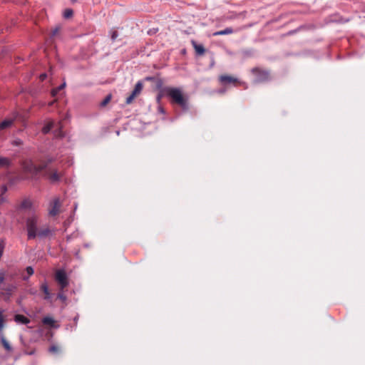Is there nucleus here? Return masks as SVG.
I'll use <instances>...</instances> for the list:
<instances>
[{"mask_svg":"<svg viewBox=\"0 0 365 365\" xmlns=\"http://www.w3.org/2000/svg\"><path fill=\"white\" fill-rule=\"evenodd\" d=\"M162 92L164 96L171 99L173 103L180 106L183 110L189 109L187 98L184 96L180 88L165 87Z\"/></svg>","mask_w":365,"mask_h":365,"instance_id":"f257e3e1","label":"nucleus"},{"mask_svg":"<svg viewBox=\"0 0 365 365\" xmlns=\"http://www.w3.org/2000/svg\"><path fill=\"white\" fill-rule=\"evenodd\" d=\"M53 161L51 157L48 158L46 160L41 161L38 165H35L32 160H29L23 163L22 167L24 170L33 175H37L43 172Z\"/></svg>","mask_w":365,"mask_h":365,"instance_id":"f03ea898","label":"nucleus"},{"mask_svg":"<svg viewBox=\"0 0 365 365\" xmlns=\"http://www.w3.org/2000/svg\"><path fill=\"white\" fill-rule=\"evenodd\" d=\"M26 230L29 240L35 239L37 237L38 217L36 215L29 217L26 220Z\"/></svg>","mask_w":365,"mask_h":365,"instance_id":"7ed1b4c3","label":"nucleus"},{"mask_svg":"<svg viewBox=\"0 0 365 365\" xmlns=\"http://www.w3.org/2000/svg\"><path fill=\"white\" fill-rule=\"evenodd\" d=\"M43 171L44 177L46 178L51 183L60 182L63 176L62 173H59L56 169L49 168L48 165Z\"/></svg>","mask_w":365,"mask_h":365,"instance_id":"20e7f679","label":"nucleus"},{"mask_svg":"<svg viewBox=\"0 0 365 365\" xmlns=\"http://www.w3.org/2000/svg\"><path fill=\"white\" fill-rule=\"evenodd\" d=\"M55 278L58 283L60 284L61 289H63L68 285V280L67 278L66 273L64 270H58L56 272Z\"/></svg>","mask_w":365,"mask_h":365,"instance_id":"39448f33","label":"nucleus"},{"mask_svg":"<svg viewBox=\"0 0 365 365\" xmlns=\"http://www.w3.org/2000/svg\"><path fill=\"white\" fill-rule=\"evenodd\" d=\"M61 206L59 197H54L49 202L48 214L51 216H56Z\"/></svg>","mask_w":365,"mask_h":365,"instance_id":"423d86ee","label":"nucleus"},{"mask_svg":"<svg viewBox=\"0 0 365 365\" xmlns=\"http://www.w3.org/2000/svg\"><path fill=\"white\" fill-rule=\"evenodd\" d=\"M256 79L255 81L257 83L264 82L269 80V74L266 71H256Z\"/></svg>","mask_w":365,"mask_h":365,"instance_id":"0eeeda50","label":"nucleus"},{"mask_svg":"<svg viewBox=\"0 0 365 365\" xmlns=\"http://www.w3.org/2000/svg\"><path fill=\"white\" fill-rule=\"evenodd\" d=\"M16 289V286L12 284H9L6 286H4L3 288L0 289L4 291V294L6 297L7 299H9L12 295V292Z\"/></svg>","mask_w":365,"mask_h":365,"instance_id":"6e6552de","label":"nucleus"},{"mask_svg":"<svg viewBox=\"0 0 365 365\" xmlns=\"http://www.w3.org/2000/svg\"><path fill=\"white\" fill-rule=\"evenodd\" d=\"M53 234V231L48 227H42L37 232V237L39 238H45L49 236H52Z\"/></svg>","mask_w":365,"mask_h":365,"instance_id":"1a4fd4ad","label":"nucleus"},{"mask_svg":"<svg viewBox=\"0 0 365 365\" xmlns=\"http://www.w3.org/2000/svg\"><path fill=\"white\" fill-rule=\"evenodd\" d=\"M220 81L223 84H229V83H237L238 81L236 78L230 76H220Z\"/></svg>","mask_w":365,"mask_h":365,"instance_id":"9d476101","label":"nucleus"},{"mask_svg":"<svg viewBox=\"0 0 365 365\" xmlns=\"http://www.w3.org/2000/svg\"><path fill=\"white\" fill-rule=\"evenodd\" d=\"M15 119H16V116L4 120L0 123V129L4 130V129H6V128L11 127L12 125V124L14 123Z\"/></svg>","mask_w":365,"mask_h":365,"instance_id":"9b49d317","label":"nucleus"},{"mask_svg":"<svg viewBox=\"0 0 365 365\" xmlns=\"http://www.w3.org/2000/svg\"><path fill=\"white\" fill-rule=\"evenodd\" d=\"M11 165V160L6 157L0 156V169L9 168Z\"/></svg>","mask_w":365,"mask_h":365,"instance_id":"f8f14e48","label":"nucleus"},{"mask_svg":"<svg viewBox=\"0 0 365 365\" xmlns=\"http://www.w3.org/2000/svg\"><path fill=\"white\" fill-rule=\"evenodd\" d=\"M14 321L18 324H28L30 322L29 319L21 314H16Z\"/></svg>","mask_w":365,"mask_h":365,"instance_id":"ddd939ff","label":"nucleus"},{"mask_svg":"<svg viewBox=\"0 0 365 365\" xmlns=\"http://www.w3.org/2000/svg\"><path fill=\"white\" fill-rule=\"evenodd\" d=\"M192 44L195 50V52L197 55L201 56L204 54L205 50L202 44H198L195 41H192Z\"/></svg>","mask_w":365,"mask_h":365,"instance_id":"4468645a","label":"nucleus"},{"mask_svg":"<svg viewBox=\"0 0 365 365\" xmlns=\"http://www.w3.org/2000/svg\"><path fill=\"white\" fill-rule=\"evenodd\" d=\"M55 126L54 121L49 120L46 124L42 128V133L43 134L48 133Z\"/></svg>","mask_w":365,"mask_h":365,"instance_id":"2eb2a0df","label":"nucleus"},{"mask_svg":"<svg viewBox=\"0 0 365 365\" xmlns=\"http://www.w3.org/2000/svg\"><path fill=\"white\" fill-rule=\"evenodd\" d=\"M234 32L233 29L230 27H227L223 30L216 31L213 34V36H222L231 34Z\"/></svg>","mask_w":365,"mask_h":365,"instance_id":"dca6fc26","label":"nucleus"},{"mask_svg":"<svg viewBox=\"0 0 365 365\" xmlns=\"http://www.w3.org/2000/svg\"><path fill=\"white\" fill-rule=\"evenodd\" d=\"M41 289L43 292V293L45 294V297L44 299H49L51 298V294H50V292L48 290V287L46 284V282H44L41 285Z\"/></svg>","mask_w":365,"mask_h":365,"instance_id":"f3484780","label":"nucleus"},{"mask_svg":"<svg viewBox=\"0 0 365 365\" xmlns=\"http://www.w3.org/2000/svg\"><path fill=\"white\" fill-rule=\"evenodd\" d=\"M1 342L3 345V346L4 347V349L7 351H11L12 350V347L11 346V345L9 344L8 341L6 339V338L4 337L3 334H1Z\"/></svg>","mask_w":365,"mask_h":365,"instance_id":"a211bd4d","label":"nucleus"},{"mask_svg":"<svg viewBox=\"0 0 365 365\" xmlns=\"http://www.w3.org/2000/svg\"><path fill=\"white\" fill-rule=\"evenodd\" d=\"M142 89H143V84L141 82L139 81L135 84V86L132 93L136 96L138 94H139L141 92Z\"/></svg>","mask_w":365,"mask_h":365,"instance_id":"6ab92c4d","label":"nucleus"},{"mask_svg":"<svg viewBox=\"0 0 365 365\" xmlns=\"http://www.w3.org/2000/svg\"><path fill=\"white\" fill-rule=\"evenodd\" d=\"M66 87V82L64 81L62 84L51 91V95L55 96L61 90Z\"/></svg>","mask_w":365,"mask_h":365,"instance_id":"aec40b11","label":"nucleus"},{"mask_svg":"<svg viewBox=\"0 0 365 365\" xmlns=\"http://www.w3.org/2000/svg\"><path fill=\"white\" fill-rule=\"evenodd\" d=\"M18 275V271L14 270L8 274H6V278L9 280H14Z\"/></svg>","mask_w":365,"mask_h":365,"instance_id":"412c9836","label":"nucleus"},{"mask_svg":"<svg viewBox=\"0 0 365 365\" xmlns=\"http://www.w3.org/2000/svg\"><path fill=\"white\" fill-rule=\"evenodd\" d=\"M42 322L44 324H47V325H50V326H53L54 324L53 319L50 317H43Z\"/></svg>","mask_w":365,"mask_h":365,"instance_id":"4be33fe9","label":"nucleus"},{"mask_svg":"<svg viewBox=\"0 0 365 365\" xmlns=\"http://www.w3.org/2000/svg\"><path fill=\"white\" fill-rule=\"evenodd\" d=\"M6 278V272L4 270H0V289L3 288V287L5 285L4 284V282Z\"/></svg>","mask_w":365,"mask_h":365,"instance_id":"5701e85b","label":"nucleus"},{"mask_svg":"<svg viewBox=\"0 0 365 365\" xmlns=\"http://www.w3.org/2000/svg\"><path fill=\"white\" fill-rule=\"evenodd\" d=\"M54 135L56 138H62L63 136V131L61 130V127L59 126L57 129L54 130Z\"/></svg>","mask_w":365,"mask_h":365,"instance_id":"b1692460","label":"nucleus"},{"mask_svg":"<svg viewBox=\"0 0 365 365\" xmlns=\"http://www.w3.org/2000/svg\"><path fill=\"white\" fill-rule=\"evenodd\" d=\"M21 207L22 208H29L31 207V203L29 200H24L21 202Z\"/></svg>","mask_w":365,"mask_h":365,"instance_id":"393cba45","label":"nucleus"},{"mask_svg":"<svg viewBox=\"0 0 365 365\" xmlns=\"http://www.w3.org/2000/svg\"><path fill=\"white\" fill-rule=\"evenodd\" d=\"M118 37V33L117 31H110V38L113 41H115Z\"/></svg>","mask_w":365,"mask_h":365,"instance_id":"a878e982","label":"nucleus"},{"mask_svg":"<svg viewBox=\"0 0 365 365\" xmlns=\"http://www.w3.org/2000/svg\"><path fill=\"white\" fill-rule=\"evenodd\" d=\"M49 351L53 354H57L59 351V348L56 345H53L49 348Z\"/></svg>","mask_w":365,"mask_h":365,"instance_id":"bb28decb","label":"nucleus"},{"mask_svg":"<svg viewBox=\"0 0 365 365\" xmlns=\"http://www.w3.org/2000/svg\"><path fill=\"white\" fill-rule=\"evenodd\" d=\"M110 98H111V96L110 95L107 96L105 98V99L101 103V106H105L110 101Z\"/></svg>","mask_w":365,"mask_h":365,"instance_id":"cd10ccee","label":"nucleus"},{"mask_svg":"<svg viewBox=\"0 0 365 365\" xmlns=\"http://www.w3.org/2000/svg\"><path fill=\"white\" fill-rule=\"evenodd\" d=\"M135 97V96L133 95V93H131L128 97L126 98V100H125L126 104L131 103Z\"/></svg>","mask_w":365,"mask_h":365,"instance_id":"c85d7f7f","label":"nucleus"},{"mask_svg":"<svg viewBox=\"0 0 365 365\" xmlns=\"http://www.w3.org/2000/svg\"><path fill=\"white\" fill-rule=\"evenodd\" d=\"M26 272L29 276H31L34 274V270L32 267L29 266L26 268Z\"/></svg>","mask_w":365,"mask_h":365,"instance_id":"c756f323","label":"nucleus"},{"mask_svg":"<svg viewBox=\"0 0 365 365\" xmlns=\"http://www.w3.org/2000/svg\"><path fill=\"white\" fill-rule=\"evenodd\" d=\"M4 317H3L2 312H0V331H1V329L4 328Z\"/></svg>","mask_w":365,"mask_h":365,"instance_id":"7c9ffc66","label":"nucleus"},{"mask_svg":"<svg viewBox=\"0 0 365 365\" xmlns=\"http://www.w3.org/2000/svg\"><path fill=\"white\" fill-rule=\"evenodd\" d=\"M73 15V11L71 9H66L64 12V17L69 18Z\"/></svg>","mask_w":365,"mask_h":365,"instance_id":"2f4dec72","label":"nucleus"},{"mask_svg":"<svg viewBox=\"0 0 365 365\" xmlns=\"http://www.w3.org/2000/svg\"><path fill=\"white\" fill-rule=\"evenodd\" d=\"M7 191V187L6 185H3L0 188L1 195H4Z\"/></svg>","mask_w":365,"mask_h":365,"instance_id":"473e14b6","label":"nucleus"},{"mask_svg":"<svg viewBox=\"0 0 365 365\" xmlns=\"http://www.w3.org/2000/svg\"><path fill=\"white\" fill-rule=\"evenodd\" d=\"M4 250V242L1 241L0 242V257L2 256Z\"/></svg>","mask_w":365,"mask_h":365,"instance_id":"72a5a7b5","label":"nucleus"},{"mask_svg":"<svg viewBox=\"0 0 365 365\" xmlns=\"http://www.w3.org/2000/svg\"><path fill=\"white\" fill-rule=\"evenodd\" d=\"M58 298H59L62 301L66 300V297L65 296V294L63 292H60L58 294Z\"/></svg>","mask_w":365,"mask_h":365,"instance_id":"f704fd0d","label":"nucleus"},{"mask_svg":"<svg viewBox=\"0 0 365 365\" xmlns=\"http://www.w3.org/2000/svg\"><path fill=\"white\" fill-rule=\"evenodd\" d=\"M13 144L15 145H20L22 144V140L21 139H16L14 140Z\"/></svg>","mask_w":365,"mask_h":365,"instance_id":"c9c22d12","label":"nucleus"},{"mask_svg":"<svg viewBox=\"0 0 365 365\" xmlns=\"http://www.w3.org/2000/svg\"><path fill=\"white\" fill-rule=\"evenodd\" d=\"M47 75L46 73H42L40 75V78L41 81H43L44 79H46Z\"/></svg>","mask_w":365,"mask_h":365,"instance_id":"e433bc0d","label":"nucleus"},{"mask_svg":"<svg viewBox=\"0 0 365 365\" xmlns=\"http://www.w3.org/2000/svg\"><path fill=\"white\" fill-rule=\"evenodd\" d=\"M58 31V28H56L53 32H52V36H55Z\"/></svg>","mask_w":365,"mask_h":365,"instance_id":"4c0bfd02","label":"nucleus"},{"mask_svg":"<svg viewBox=\"0 0 365 365\" xmlns=\"http://www.w3.org/2000/svg\"><path fill=\"white\" fill-rule=\"evenodd\" d=\"M225 92V89H220L217 91V93H224Z\"/></svg>","mask_w":365,"mask_h":365,"instance_id":"58836bf2","label":"nucleus"},{"mask_svg":"<svg viewBox=\"0 0 365 365\" xmlns=\"http://www.w3.org/2000/svg\"><path fill=\"white\" fill-rule=\"evenodd\" d=\"M78 315L76 316L74 318H73V321L76 324H77V322H78Z\"/></svg>","mask_w":365,"mask_h":365,"instance_id":"ea45409f","label":"nucleus"},{"mask_svg":"<svg viewBox=\"0 0 365 365\" xmlns=\"http://www.w3.org/2000/svg\"><path fill=\"white\" fill-rule=\"evenodd\" d=\"M29 277H30V276H29V275H28V276H24V277H23V280H24V281L28 280Z\"/></svg>","mask_w":365,"mask_h":365,"instance_id":"a19ab883","label":"nucleus"},{"mask_svg":"<svg viewBox=\"0 0 365 365\" xmlns=\"http://www.w3.org/2000/svg\"><path fill=\"white\" fill-rule=\"evenodd\" d=\"M77 207H78V204H77V203H75V204H74V210H73L74 212L76 210Z\"/></svg>","mask_w":365,"mask_h":365,"instance_id":"79ce46f5","label":"nucleus"},{"mask_svg":"<svg viewBox=\"0 0 365 365\" xmlns=\"http://www.w3.org/2000/svg\"><path fill=\"white\" fill-rule=\"evenodd\" d=\"M4 201V198L3 197H0V203Z\"/></svg>","mask_w":365,"mask_h":365,"instance_id":"37998d69","label":"nucleus"},{"mask_svg":"<svg viewBox=\"0 0 365 365\" xmlns=\"http://www.w3.org/2000/svg\"><path fill=\"white\" fill-rule=\"evenodd\" d=\"M76 257H79V252H76V254H75Z\"/></svg>","mask_w":365,"mask_h":365,"instance_id":"c03bdc74","label":"nucleus"},{"mask_svg":"<svg viewBox=\"0 0 365 365\" xmlns=\"http://www.w3.org/2000/svg\"><path fill=\"white\" fill-rule=\"evenodd\" d=\"M77 1L78 0H71V3H73V4L77 2Z\"/></svg>","mask_w":365,"mask_h":365,"instance_id":"a18cd8bd","label":"nucleus"},{"mask_svg":"<svg viewBox=\"0 0 365 365\" xmlns=\"http://www.w3.org/2000/svg\"><path fill=\"white\" fill-rule=\"evenodd\" d=\"M71 240V237L70 236H68L67 237V241H69Z\"/></svg>","mask_w":365,"mask_h":365,"instance_id":"49530a36","label":"nucleus"},{"mask_svg":"<svg viewBox=\"0 0 365 365\" xmlns=\"http://www.w3.org/2000/svg\"><path fill=\"white\" fill-rule=\"evenodd\" d=\"M156 31H157V30L152 31H151V34L156 32Z\"/></svg>","mask_w":365,"mask_h":365,"instance_id":"de8ad7c7","label":"nucleus"}]
</instances>
